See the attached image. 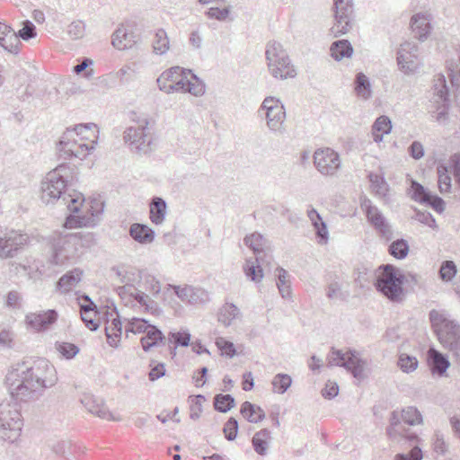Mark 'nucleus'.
I'll list each match as a JSON object with an SVG mask.
<instances>
[{
  "label": "nucleus",
  "instance_id": "e433bc0d",
  "mask_svg": "<svg viewBox=\"0 0 460 460\" xmlns=\"http://www.w3.org/2000/svg\"><path fill=\"white\" fill-rule=\"evenodd\" d=\"M331 55L335 60L349 58L353 53V48L347 40L334 41L330 48Z\"/></svg>",
  "mask_w": 460,
  "mask_h": 460
},
{
  "label": "nucleus",
  "instance_id": "c85d7f7f",
  "mask_svg": "<svg viewBox=\"0 0 460 460\" xmlns=\"http://www.w3.org/2000/svg\"><path fill=\"white\" fill-rule=\"evenodd\" d=\"M427 359L432 372L438 375H443L450 366V363L447 358L443 356V354L435 350L434 348L429 349Z\"/></svg>",
  "mask_w": 460,
  "mask_h": 460
},
{
  "label": "nucleus",
  "instance_id": "39448f33",
  "mask_svg": "<svg viewBox=\"0 0 460 460\" xmlns=\"http://www.w3.org/2000/svg\"><path fill=\"white\" fill-rule=\"evenodd\" d=\"M137 123L136 127H129L124 131V140L129 145L130 149L137 154H147L151 152L153 137L150 132V118L146 115L133 118Z\"/></svg>",
  "mask_w": 460,
  "mask_h": 460
},
{
  "label": "nucleus",
  "instance_id": "79ce46f5",
  "mask_svg": "<svg viewBox=\"0 0 460 460\" xmlns=\"http://www.w3.org/2000/svg\"><path fill=\"white\" fill-rule=\"evenodd\" d=\"M93 306L94 305L92 301H90L89 305H81V318L85 323L86 327L91 331L97 330L99 326L98 323L93 318V316H95Z\"/></svg>",
  "mask_w": 460,
  "mask_h": 460
},
{
  "label": "nucleus",
  "instance_id": "58836bf2",
  "mask_svg": "<svg viewBox=\"0 0 460 460\" xmlns=\"http://www.w3.org/2000/svg\"><path fill=\"white\" fill-rule=\"evenodd\" d=\"M270 439V431L268 429H262L256 432L252 440L255 452L261 456L266 455Z\"/></svg>",
  "mask_w": 460,
  "mask_h": 460
},
{
  "label": "nucleus",
  "instance_id": "f8f14e48",
  "mask_svg": "<svg viewBox=\"0 0 460 460\" xmlns=\"http://www.w3.org/2000/svg\"><path fill=\"white\" fill-rule=\"evenodd\" d=\"M334 1V23L331 28L333 37L348 33L352 28L353 4L352 0Z\"/></svg>",
  "mask_w": 460,
  "mask_h": 460
},
{
  "label": "nucleus",
  "instance_id": "7ed1b4c3",
  "mask_svg": "<svg viewBox=\"0 0 460 460\" xmlns=\"http://www.w3.org/2000/svg\"><path fill=\"white\" fill-rule=\"evenodd\" d=\"M98 132L93 123L78 124L73 128H67L58 142L60 156L65 159H84L95 148Z\"/></svg>",
  "mask_w": 460,
  "mask_h": 460
},
{
  "label": "nucleus",
  "instance_id": "864d4df0",
  "mask_svg": "<svg viewBox=\"0 0 460 460\" xmlns=\"http://www.w3.org/2000/svg\"><path fill=\"white\" fill-rule=\"evenodd\" d=\"M36 28L35 25L29 20L22 22V28L15 32V36L20 40V39L23 40H29L36 37Z\"/></svg>",
  "mask_w": 460,
  "mask_h": 460
},
{
  "label": "nucleus",
  "instance_id": "603ef678",
  "mask_svg": "<svg viewBox=\"0 0 460 460\" xmlns=\"http://www.w3.org/2000/svg\"><path fill=\"white\" fill-rule=\"evenodd\" d=\"M190 417L192 420H198L202 412V403L206 401V398L202 394H198L196 396H190Z\"/></svg>",
  "mask_w": 460,
  "mask_h": 460
},
{
  "label": "nucleus",
  "instance_id": "f3484780",
  "mask_svg": "<svg viewBox=\"0 0 460 460\" xmlns=\"http://www.w3.org/2000/svg\"><path fill=\"white\" fill-rule=\"evenodd\" d=\"M103 212V203L98 199L91 201L90 208L84 215H69L65 222L66 228H75L82 226H94L100 221Z\"/></svg>",
  "mask_w": 460,
  "mask_h": 460
},
{
  "label": "nucleus",
  "instance_id": "774afa93",
  "mask_svg": "<svg viewBox=\"0 0 460 460\" xmlns=\"http://www.w3.org/2000/svg\"><path fill=\"white\" fill-rule=\"evenodd\" d=\"M326 296L330 299L345 298V296L341 291V285L336 281L329 284L327 287Z\"/></svg>",
  "mask_w": 460,
  "mask_h": 460
},
{
  "label": "nucleus",
  "instance_id": "5fc2aeb1",
  "mask_svg": "<svg viewBox=\"0 0 460 460\" xmlns=\"http://www.w3.org/2000/svg\"><path fill=\"white\" fill-rule=\"evenodd\" d=\"M85 25L82 21L72 22L66 29V33L71 40H79L84 37Z\"/></svg>",
  "mask_w": 460,
  "mask_h": 460
},
{
  "label": "nucleus",
  "instance_id": "680f3d73",
  "mask_svg": "<svg viewBox=\"0 0 460 460\" xmlns=\"http://www.w3.org/2000/svg\"><path fill=\"white\" fill-rule=\"evenodd\" d=\"M401 423V419L399 414L396 411L392 413L390 419V426L387 428V434L393 439H397L400 437V431L397 428H399Z\"/></svg>",
  "mask_w": 460,
  "mask_h": 460
},
{
  "label": "nucleus",
  "instance_id": "6e6552de",
  "mask_svg": "<svg viewBox=\"0 0 460 460\" xmlns=\"http://www.w3.org/2000/svg\"><path fill=\"white\" fill-rule=\"evenodd\" d=\"M327 359L329 366L346 368L358 381L364 380L367 376V363L365 359L361 358L359 353L356 350L349 349L343 352L341 349L332 348Z\"/></svg>",
  "mask_w": 460,
  "mask_h": 460
},
{
  "label": "nucleus",
  "instance_id": "a19ab883",
  "mask_svg": "<svg viewBox=\"0 0 460 460\" xmlns=\"http://www.w3.org/2000/svg\"><path fill=\"white\" fill-rule=\"evenodd\" d=\"M166 337L167 344H175L179 347H188L190 345L191 335L187 329L179 331H171Z\"/></svg>",
  "mask_w": 460,
  "mask_h": 460
},
{
  "label": "nucleus",
  "instance_id": "9d476101",
  "mask_svg": "<svg viewBox=\"0 0 460 460\" xmlns=\"http://www.w3.org/2000/svg\"><path fill=\"white\" fill-rule=\"evenodd\" d=\"M80 245L81 238L77 234L58 235L54 239L51 263L59 266L65 265L75 257Z\"/></svg>",
  "mask_w": 460,
  "mask_h": 460
},
{
  "label": "nucleus",
  "instance_id": "4c0bfd02",
  "mask_svg": "<svg viewBox=\"0 0 460 460\" xmlns=\"http://www.w3.org/2000/svg\"><path fill=\"white\" fill-rule=\"evenodd\" d=\"M276 271L278 272L277 273V287H278V289H279V292L280 294V296H282V298L284 299H289L291 298V285H290V276L288 274V272L280 268V267H278L276 269Z\"/></svg>",
  "mask_w": 460,
  "mask_h": 460
},
{
  "label": "nucleus",
  "instance_id": "052dcab7",
  "mask_svg": "<svg viewBox=\"0 0 460 460\" xmlns=\"http://www.w3.org/2000/svg\"><path fill=\"white\" fill-rule=\"evenodd\" d=\"M22 295L18 291L12 290L6 295L4 305L10 309L17 310L22 307Z\"/></svg>",
  "mask_w": 460,
  "mask_h": 460
},
{
  "label": "nucleus",
  "instance_id": "3c124183",
  "mask_svg": "<svg viewBox=\"0 0 460 460\" xmlns=\"http://www.w3.org/2000/svg\"><path fill=\"white\" fill-rule=\"evenodd\" d=\"M368 178L373 191L379 196H385L387 191V184L383 177L376 173H369Z\"/></svg>",
  "mask_w": 460,
  "mask_h": 460
},
{
  "label": "nucleus",
  "instance_id": "72a5a7b5",
  "mask_svg": "<svg viewBox=\"0 0 460 460\" xmlns=\"http://www.w3.org/2000/svg\"><path fill=\"white\" fill-rule=\"evenodd\" d=\"M11 40L9 44L10 53L16 55L22 46L21 41L15 36V31L9 25L0 22V42Z\"/></svg>",
  "mask_w": 460,
  "mask_h": 460
},
{
  "label": "nucleus",
  "instance_id": "bf43d9fd",
  "mask_svg": "<svg viewBox=\"0 0 460 460\" xmlns=\"http://www.w3.org/2000/svg\"><path fill=\"white\" fill-rule=\"evenodd\" d=\"M216 345L221 350L222 354L228 358H233L236 353L234 343L226 341L225 338H217Z\"/></svg>",
  "mask_w": 460,
  "mask_h": 460
},
{
  "label": "nucleus",
  "instance_id": "ddd939ff",
  "mask_svg": "<svg viewBox=\"0 0 460 460\" xmlns=\"http://www.w3.org/2000/svg\"><path fill=\"white\" fill-rule=\"evenodd\" d=\"M205 84L191 70L182 74L173 84L163 85L161 91L170 94L172 93H189L196 97L205 93Z\"/></svg>",
  "mask_w": 460,
  "mask_h": 460
},
{
  "label": "nucleus",
  "instance_id": "a211bd4d",
  "mask_svg": "<svg viewBox=\"0 0 460 460\" xmlns=\"http://www.w3.org/2000/svg\"><path fill=\"white\" fill-rule=\"evenodd\" d=\"M366 208V214L367 220L375 227V229L380 234L381 236L386 240H390L393 236L391 226L386 222L385 217L378 210L376 207L371 206L369 200H365L362 204Z\"/></svg>",
  "mask_w": 460,
  "mask_h": 460
},
{
  "label": "nucleus",
  "instance_id": "b1692460",
  "mask_svg": "<svg viewBox=\"0 0 460 460\" xmlns=\"http://www.w3.org/2000/svg\"><path fill=\"white\" fill-rule=\"evenodd\" d=\"M243 241L253 251L255 257L262 255L264 259L271 260L270 247L268 240L263 235L259 233H253L247 235Z\"/></svg>",
  "mask_w": 460,
  "mask_h": 460
},
{
  "label": "nucleus",
  "instance_id": "aec40b11",
  "mask_svg": "<svg viewBox=\"0 0 460 460\" xmlns=\"http://www.w3.org/2000/svg\"><path fill=\"white\" fill-rule=\"evenodd\" d=\"M170 288H173L175 295L182 301L190 305H197L205 303L208 300V293L200 288L192 286H172L169 285Z\"/></svg>",
  "mask_w": 460,
  "mask_h": 460
},
{
  "label": "nucleus",
  "instance_id": "cd10ccee",
  "mask_svg": "<svg viewBox=\"0 0 460 460\" xmlns=\"http://www.w3.org/2000/svg\"><path fill=\"white\" fill-rule=\"evenodd\" d=\"M129 234L133 240L141 243H151L155 239V231L146 225L134 223L129 227Z\"/></svg>",
  "mask_w": 460,
  "mask_h": 460
},
{
  "label": "nucleus",
  "instance_id": "de8ad7c7",
  "mask_svg": "<svg viewBox=\"0 0 460 460\" xmlns=\"http://www.w3.org/2000/svg\"><path fill=\"white\" fill-rule=\"evenodd\" d=\"M239 314V309L234 304H226L221 310L218 321L225 326H229L234 319Z\"/></svg>",
  "mask_w": 460,
  "mask_h": 460
},
{
  "label": "nucleus",
  "instance_id": "c03bdc74",
  "mask_svg": "<svg viewBox=\"0 0 460 460\" xmlns=\"http://www.w3.org/2000/svg\"><path fill=\"white\" fill-rule=\"evenodd\" d=\"M153 48L154 51L159 55L166 53L169 49V39L164 30L159 29L156 31Z\"/></svg>",
  "mask_w": 460,
  "mask_h": 460
},
{
  "label": "nucleus",
  "instance_id": "37998d69",
  "mask_svg": "<svg viewBox=\"0 0 460 460\" xmlns=\"http://www.w3.org/2000/svg\"><path fill=\"white\" fill-rule=\"evenodd\" d=\"M291 384L292 378L288 374H277L271 381L273 392L279 394L286 393Z\"/></svg>",
  "mask_w": 460,
  "mask_h": 460
},
{
  "label": "nucleus",
  "instance_id": "09e8293b",
  "mask_svg": "<svg viewBox=\"0 0 460 460\" xmlns=\"http://www.w3.org/2000/svg\"><path fill=\"white\" fill-rule=\"evenodd\" d=\"M438 189L440 192H449L452 188V180L451 176L447 173V169L444 165H439L438 167Z\"/></svg>",
  "mask_w": 460,
  "mask_h": 460
},
{
  "label": "nucleus",
  "instance_id": "2eb2a0df",
  "mask_svg": "<svg viewBox=\"0 0 460 460\" xmlns=\"http://www.w3.org/2000/svg\"><path fill=\"white\" fill-rule=\"evenodd\" d=\"M265 111L267 126L270 130L274 132H283V124L286 119L284 105L279 99L269 96L266 97L260 108V111Z\"/></svg>",
  "mask_w": 460,
  "mask_h": 460
},
{
  "label": "nucleus",
  "instance_id": "1a4fd4ad",
  "mask_svg": "<svg viewBox=\"0 0 460 460\" xmlns=\"http://www.w3.org/2000/svg\"><path fill=\"white\" fill-rule=\"evenodd\" d=\"M22 427V420L17 404L2 402L0 404V438L13 443L19 438Z\"/></svg>",
  "mask_w": 460,
  "mask_h": 460
},
{
  "label": "nucleus",
  "instance_id": "c756f323",
  "mask_svg": "<svg viewBox=\"0 0 460 460\" xmlns=\"http://www.w3.org/2000/svg\"><path fill=\"white\" fill-rule=\"evenodd\" d=\"M135 42L134 34L128 32L123 26L119 27L112 34L111 43L119 50L131 48Z\"/></svg>",
  "mask_w": 460,
  "mask_h": 460
},
{
  "label": "nucleus",
  "instance_id": "338daca9",
  "mask_svg": "<svg viewBox=\"0 0 460 460\" xmlns=\"http://www.w3.org/2000/svg\"><path fill=\"white\" fill-rule=\"evenodd\" d=\"M93 62L92 59L88 58H85L83 59V61L81 63H79L78 65L75 66L73 67V71L79 75L81 74L82 72L85 71V74H84V76L86 78H90L93 76V69H90V70H86V68L92 65Z\"/></svg>",
  "mask_w": 460,
  "mask_h": 460
},
{
  "label": "nucleus",
  "instance_id": "4468645a",
  "mask_svg": "<svg viewBox=\"0 0 460 460\" xmlns=\"http://www.w3.org/2000/svg\"><path fill=\"white\" fill-rule=\"evenodd\" d=\"M28 241V235L0 226V258H13Z\"/></svg>",
  "mask_w": 460,
  "mask_h": 460
},
{
  "label": "nucleus",
  "instance_id": "0eeeda50",
  "mask_svg": "<svg viewBox=\"0 0 460 460\" xmlns=\"http://www.w3.org/2000/svg\"><path fill=\"white\" fill-rule=\"evenodd\" d=\"M429 318L440 343L450 351H460L459 327L437 310L431 311Z\"/></svg>",
  "mask_w": 460,
  "mask_h": 460
},
{
  "label": "nucleus",
  "instance_id": "bb28decb",
  "mask_svg": "<svg viewBox=\"0 0 460 460\" xmlns=\"http://www.w3.org/2000/svg\"><path fill=\"white\" fill-rule=\"evenodd\" d=\"M142 349L145 351L150 350L151 348L166 344V337L156 326L151 325L145 332L140 340Z\"/></svg>",
  "mask_w": 460,
  "mask_h": 460
},
{
  "label": "nucleus",
  "instance_id": "5701e85b",
  "mask_svg": "<svg viewBox=\"0 0 460 460\" xmlns=\"http://www.w3.org/2000/svg\"><path fill=\"white\" fill-rule=\"evenodd\" d=\"M58 313L55 310H48L39 314L31 313L26 316V323L36 331L48 328L56 322Z\"/></svg>",
  "mask_w": 460,
  "mask_h": 460
},
{
  "label": "nucleus",
  "instance_id": "393cba45",
  "mask_svg": "<svg viewBox=\"0 0 460 460\" xmlns=\"http://www.w3.org/2000/svg\"><path fill=\"white\" fill-rule=\"evenodd\" d=\"M410 30L415 38H426L431 31L429 15L425 13H417L410 21Z\"/></svg>",
  "mask_w": 460,
  "mask_h": 460
},
{
  "label": "nucleus",
  "instance_id": "20e7f679",
  "mask_svg": "<svg viewBox=\"0 0 460 460\" xmlns=\"http://www.w3.org/2000/svg\"><path fill=\"white\" fill-rule=\"evenodd\" d=\"M374 286L390 301H400L402 294V274L392 264H382L375 270Z\"/></svg>",
  "mask_w": 460,
  "mask_h": 460
},
{
  "label": "nucleus",
  "instance_id": "4be33fe9",
  "mask_svg": "<svg viewBox=\"0 0 460 460\" xmlns=\"http://www.w3.org/2000/svg\"><path fill=\"white\" fill-rule=\"evenodd\" d=\"M271 260L264 259L262 255H259L255 258L246 259L243 265V271L245 276L250 280L259 283L263 279L262 265L269 264Z\"/></svg>",
  "mask_w": 460,
  "mask_h": 460
},
{
  "label": "nucleus",
  "instance_id": "6ab92c4d",
  "mask_svg": "<svg viewBox=\"0 0 460 460\" xmlns=\"http://www.w3.org/2000/svg\"><path fill=\"white\" fill-rule=\"evenodd\" d=\"M408 193L412 199L420 203L429 204L434 210L438 212H442L444 210L443 199L438 198V196L432 195L426 191L424 186L418 183L417 181L411 182Z\"/></svg>",
  "mask_w": 460,
  "mask_h": 460
},
{
  "label": "nucleus",
  "instance_id": "49530a36",
  "mask_svg": "<svg viewBox=\"0 0 460 460\" xmlns=\"http://www.w3.org/2000/svg\"><path fill=\"white\" fill-rule=\"evenodd\" d=\"M151 325L152 324L148 323V322L143 318L134 317L131 320H128L125 326V331L127 334L128 332H132L134 334L145 333Z\"/></svg>",
  "mask_w": 460,
  "mask_h": 460
},
{
  "label": "nucleus",
  "instance_id": "dca6fc26",
  "mask_svg": "<svg viewBox=\"0 0 460 460\" xmlns=\"http://www.w3.org/2000/svg\"><path fill=\"white\" fill-rule=\"evenodd\" d=\"M314 164L317 171L325 176H333L341 168L340 155L330 147L319 148L314 154Z\"/></svg>",
  "mask_w": 460,
  "mask_h": 460
},
{
  "label": "nucleus",
  "instance_id": "9b49d317",
  "mask_svg": "<svg viewBox=\"0 0 460 460\" xmlns=\"http://www.w3.org/2000/svg\"><path fill=\"white\" fill-rule=\"evenodd\" d=\"M136 279L135 274L130 271H125V274L122 276L121 281L125 283L123 287H119L118 288V292L120 296L125 294H128L132 296L141 307L146 313H150L154 315H159L162 313L160 306L157 302L149 296V295L145 292L137 289L131 282H134Z\"/></svg>",
  "mask_w": 460,
  "mask_h": 460
},
{
  "label": "nucleus",
  "instance_id": "69168bd1",
  "mask_svg": "<svg viewBox=\"0 0 460 460\" xmlns=\"http://www.w3.org/2000/svg\"><path fill=\"white\" fill-rule=\"evenodd\" d=\"M229 14L228 8L220 9L218 7H211L206 12V15L209 19H216L217 21H225Z\"/></svg>",
  "mask_w": 460,
  "mask_h": 460
},
{
  "label": "nucleus",
  "instance_id": "f257e3e1",
  "mask_svg": "<svg viewBox=\"0 0 460 460\" xmlns=\"http://www.w3.org/2000/svg\"><path fill=\"white\" fill-rule=\"evenodd\" d=\"M57 380L54 367L47 359L38 358L13 364L5 376L4 383L12 398L28 401L38 398Z\"/></svg>",
  "mask_w": 460,
  "mask_h": 460
},
{
  "label": "nucleus",
  "instance_id": "7c9ffc66",
  "mask_svg": "<svg viewBox=\"0 0 460 460\" xmlns=\"http://www.w3.org/2000/svg\"><path fill=\"white\" fill-rule=\"evenodd\" d=\"M105 334L108 344L113 348H117L122 334V324L119 318H113L111 322H107Z\"/></svg>",
  "mask_w": 460,
  "mask_h": 460
},
{
  "label": "nucleus",
  "instance_id": "4d7b16f0",
  "mask_svg": "<svg viewBox=\"0 0 460 460\" xmlns=\"http://www.w3.org/2000/svg\"><path fill=\"white\" fill-rule=\"evenodd\" d=\"M56 347L61 355L67 359L73 358L79 352L78 347L69 342H58Z\"/></svg>",
  "mask_w": 460,
  "mask_h": 460
},
{
  "label": "nucleus",
  "instance_id": "473e14b6",
  "mask_svg": "<svg viewBox=\"0 0 460 460\" xmlns=\"http://www.w3.org/2000/svg\"><path fill=\"white\" fill-rule=\"evenodd\" d=\"M190 73V69L181 66H172L164 71L156 80L159 90L163 85L173 84L182 74Z\"/></svg>",
  "mask_w": 460,
  "mask_h": 460
},
{
  "label": "nucleus",
  "instance_id": "a18cd8bd",
  "mask_svg": "<svg viewBox=\"0 0 460 460\" xmlns=\"http://www.w3.org/2000/svg\"><path fill=\"white\" fill-rule=\"evenodd\" d=\"M234 406V398L230 394H217L214 398V407L219 411L226 413Z\"/></svg>",
  "mask_w": 460,
  "mask_h": 460
},
{
  "label": "nucleus",
  "instance_id": "a878e982",
  "mask_svg": "<svg viewBox=\"0 0 460 460\" xmlns=\"http://www.w3.org/2000/svg\"><path fill=\"white\" fill-rule=\"evenodd\" d=\"M83 270L75 268L64 274L57 283V288L63 294L73 290L82 280Z\"/></svg>",
  "mask_w": 460,
  "mask_h": 460
},
{
  "label": "nucleus",
  "instance_id": "6e6d98bb",
  "mask_svg": "<svg viewBox=\"0 0 460 460\" xmlns=\"http://www.w3.org/2000/svg\"><path fill=\"white\" fill-rule=\"evenodd\" d=\"M456 271L455 262L452 261H446L442 262L439 275L442 280L449 281L456 276Z\"/></svg>",
  "mask_w": 460,
  "mask_h": 460
},
{
  "label": "nucleus",
  "instance_id": "423d86ee",
  "mask_svg": "<svg viewBox=\"0 0 460 460\" xmlns=\"http://www.w3.org/2000/svg\"><path fill=\"white\" fill-rule=\"evenodd\" d=\"M266 58L270 74L275 78L288 79L296 76V72L282 45L270 41L266 47Z\"/></svg>",
  "mask_w": 460,
  "mask_h": 460
},
{
  "label": "nucleus",
  "instance_id": "f704fd0d",
  "mask_svg": "<svg viewBox=\"0 0 460 460\" xmlns=\"http://www.w3.org/2000/svg\"><path fill=\"white\" fill-rule=\"evenodd\" d=\"M392 129V123L388 117H378L372 126L373 140L379 143L383 140L384 135L388 134Z\"/></svg>",
  "mask_w": 460,
  "mask_h": 460
},
{
  "label": "nucleus",
  "instance_id": "8fccbe9b",
  "mask_svg": "<svg viewBox=\"0 0 460 460\" xmlns=\"http://www.w3.org/2000/svg\"><path fill=\"white\" fill-rule=\"evenodd\" d=\"M143 288L144 289L151 294L154 297H157V296L161 292V285L160 282L152 275L146 274L143 278Z\"/></svg>",
  "mask_w": 460,
  "mask_h": 460
},
{
  "label": "nucleus",
  "instance_id": "ea45409f",
  "mask_svg": "<svg viewBox=\"0 0 460 460\" xmlns=\"http://www.w3.org/2000/svg\"><path fill=\"white\" fill-rule=\"evenodd\" d=\"M354 89L357 96L363 100H368L372 95L369 79L362 72L356 75Z\"/></svg>",
  "mask_w": 460,
  "mask_h": 460
},
{
  "label": "nucleus",
  "instance_id": "2f4dec72",
  "mask_svg": "<svg viewBox=\"0 0 460 460\" xmlns=\"http://www.w3.org/2000/svg\"><path fill=\"white\" fill-rule=\"evenodd\" d=\"M167 204L160 197H155L150 203V220L155 225H161L166 215Z\"/></svg>",
  "mask_w": 460,
  "mask_h": 460
},
{
  "label": "nucleus",
  "instance_id": "0e129e2a",
  "mask_svg": "<svg viewBox=\"0 0 460 460\" xmlns=\"http://www.w3.org/2000/svg\"><path fill=\"white\" fill-rule=\"evenodd\" d=\"M423 421L421 414L412 406H410L404 413V422L410 425H419Z\"/></svg>",
  "mask_w": 460,
  "mask_h": 460
},
{
  "label": "nucleus",
  "instance_id": "13d9d810",
  "mask_svg": "<svg viewBox=\"0 0 460 460\" xmlns=\"http://www.w3.org/2000/svg\"><path fill=\"white\" fill-rule=\"evenodd\" d=\"M223 432L227 440L233 441L235 439L238 432V421L234 417L229 418L224 425Z\"/></svg>",
  "mask_w": 460,
  "mask_h": 460
},
{
  "label": "nucleus",
  "instance_id": "e2e57ef3",
  "mask_svg": "<svg viewBox=\"0 0 460 460\" xmlns=\"http://www.w3.org/2000/svg\"><path fill=\"white\" fill-rule=\"evenodd\" d=\"M150 371L148 377L150 381H155L165 375V366L164 363H157L154 360L150 363Z\"/></svg>",
  "mask_w": 460,
  "mask_h": 460
},
{
  "label": "nucleus",
  "instance_id": "412c9836",
  "mask_svg": "<svg viewBox=\"0 0 460 460\" xmlns=\"http://www.w3.org/2000/svg\"><path fill=\"white\" fill-rule=\"evenodd\" d=\"M81 403L92 414L103 420H120V418L114 417L113 414L104 405L103 402L91 394H84L81 398Z\"/></svg>",
  "mask_w": 460,
  "mask_h": 460
},
{
  "label": "nucleus",
  "instance_id": "f03ea898",
  "mask_svg": "<svg viewBox=\"0 0 460 460\" xmlns=\"http://www.w3.org/2000/svg\"><path fill=\"white\" fill-rule=\"evenodd\" d=\"M77 181L75 169L60 164L47 173L41 181V200L46 203L60 202L71 213H78L84 199L80 192L67 193L66 188Z\"/></svg>",
  "mask_w": 460,
  "mask_h": 460
},
{
  "label": "nucleus",
  "instance_id": "c9c22d12",
  "mask_svg": "<svg viewBox=\"0 0 460 460\" xmlns=\"http://www.w3.org/2000/svg\"><path fill=\"white\" fill-rule=\"evenodd\" d=\"M240 411L252 423H258L265 418V412L260 406L247 401L242 404Z\"/></svg>",
  "mask_w": 460,
  "mask_h": 460
}]
</instances>
